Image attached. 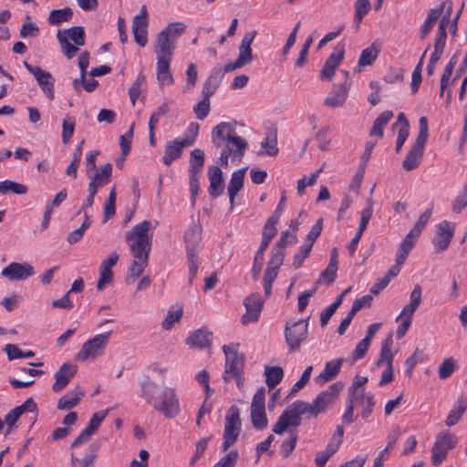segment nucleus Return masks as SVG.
<instances>
[{"mask_svg":"<svg viewBox=\"0 0 467 467\" xmlns=\"http://www.w3.org/2000/svg\"><path fill=\"white\" fill-rule=\"evenodd\" d=\"M151 223L142 221L125 233L133 261L128 269L126 283L133 284L148 265L149 255L151 249V235L150 230ZM155 226H152L154 229Z\"/></svg>","mask_w":467,"mask_h":467,"instance_id":"f257e3e1","label":"nucleus"},{"mask_svg":"<svg viewBox=\"0 0 467 467\" xmlns=\"http://www.w3.org/2000/svg\"><path fill=\"white\" fill-rule=\"evenodd\" d=\"M213 145L222 151L219 161L223 167L228 166L229 159L232 162H240L248 148L247 140L236 134L234 122H220L212 130Z\"/></svg>","mask_w":467,"mask_h":467,"instance_id":"f03ea898","label":"nucleus"},{"mask_svg":"<svg viewBox=\"0 0 467 467\" xmlns=\"http://www.w3.org/2000/svg\"><path fill=\"white\" fill-rule=\"evenodd\" d=\"M157 389L158 385L147 378L140 382V395L165 418L173 419L177 417L181 412V407L175 389L165 387L162 391L155 397L154 394Z\"/></svg>","mask_w":467,"mask_h":467,"instance_id":"7ed1b4c3","label":"nucleus"},{"mask_svg":"<svg viewBox=\"0 0 467 467\" xmlns=\"http://www.w3.org/2000/svg\"><path fill=\"white\" fill-rule=\"evenodd\" d=\"M184 241L190 274L189 283H192L198 272L197 248L202 241V225L199 222H193L189 226L184 234Z\"/></svg>","mask_w":467,"mask_h":467,"instance_id":"20e7f679","label":"nucleus"},{"mask_svg":"<svg viewBox=\"0 0 467 467\" xmlns=\"http://www.w3.org/2000/svg\"><path fill=\"white\" fill-rule=\"evenodd\" d=\"M429 136L428 119L422 116L419 119L418 137L406 155L402 167L406 171H412L419 167L424 151L425 143Z\"/></svg>","mask_w":467,"mask_h":467,"instance_id":"39448f33","label":"nucleus"},{"mask_svg":"<svg viewBox=\"0 0 467 467\" xmlns=\"http://www.w3.org/2000/svg\"><path fill=\"white\" fill-rule=\"evenodd\" d=\"M112 331H108L97 334L87 340L78 352L76 359L79 361H93L101 357L109 343Z\"/></svg>","mask_w":467,"mask_h":467,"instance_id":"423d86ee","label":"nucleus"},{"mask_svg":"<svg viewBox=\"0 0 467 467\" xmlns=\"http://www.w3.org/2000/svg\"><path fill=\"white\" fill-rule=\"evenodd\" d=\"M57 37L63 54L69 59L77 55L78 47H82L85 44V32L82 26H72L64 31L59 30Z\"/></svg>","mask_w":467,"mask_h":467,"instance_id":"0eeeda50","label":"nucleus"},{"mask_svg":"<svg viewBox=\"0 0 467 467\" xmlns=\"http://www.w3.org/2000/svg\"><path fill=\"white\" fill-rule=\"evenodd\" d=\"M223 351L225 355V370L223 379L229 382L232 379L236 380L238 388L243 386L242 371L244 366V358L237 353V346H223Z\"/></svg>","mask_w":467,"mask_h":467,"instance_id":"6e6552de","label":"nucleus"},{"mask_svg":"<svg viewBox=\"0 0 467 467\" xmlns=\"http://www.w3.org/2000/svg\"><path fill=\"white\" fill-rule=\"evenodd\" d=\"M457 441V437L450 431L440 432L431 451L432 465L439 466L446 459L448 451L456 446Z\"/></svg>","mask_w":467,"mask_h":467,"instance_id":"1a4fd4ad","label":"nucleus"},{"mask_svg":"<svg viewBox=\"0 0 467 467\" xmlns=\"http://www.w3.org/2000/svg\"><path fill=\"white\" fill-rule=\"evenodd\" d=\"M241 431L239 409L232 406L225 417L223 450L227 451L237 440Z\"/></svg>","mask_w":467,"mask_h":467,"instance_id":"9d476101","label":"nucleus"},{"mask_svg":"<svg viewBox=\"0 0 467 467\" xmlns=\"http://www.w3.org/2000/svg\"><path fill=\"white\" fill-rule=\"evenodd\" d=\"M265 390L264 388L257 389L251 404V421L256 430H264L267 427L268 420L265 410Z\"/></svg>","mask_w":467,"mask_h":467,"instance_id":"9b49d317","label":"nucleus"},{"mask_svg":"<svg viewBox=\"0 0 467 467\" xmlns=\"http://www.w3.org/2000/svg\"><path fill=\"white\" fill-rule=\"evenodd\" d=\"M25 67L34 75L37 84L41 90L45 93L49 100L55 99L54 84L55 80L51 74L47 71L43 70L38 66H32L26 61H24Z\"/></svg>","mask_w":467,"mask_h":467,"instance_id":"f8f14e48","label":"nucleus"},{"mask_svg":"<svg viewBox=\"0 0 467 467\" xmlns=\"http://www.w3.org/2000/svg\"><path fill=\"white\" fill-rule=\"evenodd\" d=\"M307 322L298 320L292 325L287 324L285 329V337L291 350L299 348L300 344L306 338Z\"/></svg>","mask_w":467,"mask_h":467,"instance_id":"ddd939ff","label":"nucleus"},{"mask_svg":"<svg viewBox=\"0 0 467 467\" xmlns=\"http://www.w3.org/2000/svg\"><path fill=\"white\" fill-rule=\"evenodd\" d=\"M265 300L259 293H254L244 300L245 313L242 316V324L246 326L252 322H256L263 309Z\"/></svg>","mask_w":467,"mask_h":467,"instance_id":"4468645a","label":"nucleus"},{"mask_svg":"<svg viewBox=\"0 0 467 467\" xmlns=\"http://www.w3.org/2000/svg\"><path fill=\"white\" fill-rule=\"evenodd\" d=\"M455 225L448 221H442L436 226V234L432 239V244L436 252L441 253L445 251L453 237Z\"/></svg>","mask_w":467,"mask_h":467,"instance_id":"2eb2a0df","label":"nucleus"},{"mask_svg":"<svg viewBox=\"0 0 467 467\" xmlns=\"http://www.w3.org/2000/svg\"><path fill=\"white\" fill-rule=\"evenodd\" d=\"M148 11L146 5H142L138 15L133 17L132 33L135 42L145 47L148 42Z\"/></svg>","mask_w":467,"mask_h":467,"instance_id":"dca6fc26","label":"nucleus"},{"mask_svg":"<svg viewBox=\"0 0 467 467\" xmlns=\"http://www.w3.org/2000/svg\"><path fill=\"white\" fill-rule=\"evenodd\" d=\"M301 424V418L291 404L278 418L273 427L275 434L284 433L289 427L296 428Z\"/></svg>","mask_w":467,"mask_h":467,"instance_id":"f3484780","label":"nucleus"},{"mask_svg":"<svg viewBox=\"0 0 467 467\" xmlns=\"http://www.w3.org/2000/svg\"><path fill=\"white\" fill-rule=\"evenodd\" d=\"M176 43L164 33L160 32L155 40L154 53L157 60L171 61Z\"/></svg>","mask_w":467,"mask_h":467,"instance_id":"a211bd4d","label":"nucleus"},{"mask_svg":"<svg viewBox=\"0 0 467 467\" xmlns=\"http://www.w3.org/2000/svg\"><path fill=\"white\" fill-rule=\"evenodd\" d=\"M342 389L343 384L341 382H336L331 384L326 390L319 393L313 400L314 407H316L317 414L324 411L330 404H332Z\"/></svg>","mask_w":467,"mask_h":467,"instance_id":"6ab92c4d","label":"nucleus"},{"mask_svg":"<svg viewBox=\"0 0 467 467\" xmlns=\"http://www.w3.org/2000/svg\"><path fill=\"white\" fill-rule=\"evenodd\" d=\"M78 370V367L72 363H64L55 373V382L52 385V390L54 392L62 391L70 380L74 378Z\"/></svg>","mask_w":467,"mask_h":467,"instance_id":"aec40b11","label":"nucleus"},{"mask_svg":"<svg viewBox=\"0 0 467 467\" xmlns=\"http://www.w3.org/2000/svg\"><path fill=\"white\" fill-rule=\"evenodd\" d=\"M35 274L34 267L29 264L11 263L5 267L1 275L11 281L26 280Z\"/></svg>","mask_w":467,"mask_h":467,"instance_id":"412c9836","label":"nucleus"},{"mask_svg":"<svg viewBox=\"0 0 467 467\" xmlns=\"http://www.w3.org/2000/svg\"><path fill=\"white\" fill-rule=\"evenodd\" d=\"M192 145V140H182L181 138L169 141L166 144L162 161L165 165L170 166L171 162L179 159L182 153L183 148Z\"/></svg>","mask_w":467,"mask_h":467,"instance_id":"4be33fe9","label":"nucleus"},{"mask_svg":"<svg viewBox=\"0 0 467 467\" xmlns=\"http://www.w3.org/2000/svg\"><path fill=\"white\" fill-rule=\"evenodd\" d=\"M345 48L344 46L338 44L335 47L333 52L327 59L322 70H321V78H325L327 80H331L336 69L340 64L341 60L344 57Z\"/></svg>","mask_w":467,"mask_h":467,"instance_id":"5701e85b","label":"nucleus"},{"mask_svg":"<svg viewBox=\"0 0 467 467\" xmlns=\"http://www.w3.org/2000/svg\"><path fill=\"white\" fill-rule=\"evenodd\" d=\"M210 182L209 193L212 198H217L223 192L224 184L222 170L217 166H212L208 170Z\"/></svg>","mask_w":467,"mask_h":467,"instance_id":"b1692460","label":"nucleus"},{"mask_svg":"<svg viewBox=\"0 0 467 467\" xmlns=\"http://www.w3.org/2000/svg\"><path fill=\"white\" fill-rule=\"evenodd\" d=\"M348 94V88L346 84L334 86L325 99V105L331 108H338L344 105Z\"/></svg>","mask_w":467,"mask_h":467,"instance_id":"393cba45","label":"nucleus"},{"mask_svg":"<svg viewBox=\"0 0 467 467\" xmlns=\"http://www.w3.org/2000/svg\"><path fill=\"white\" fill-rule=\"evenodd\" d=\"M36 410V403L32 398L27 399L22 405L14 408L5 417V422L12 428L24 412H33Z\"/></svg>","mask_w":467,"mask_h":467,"instance_id":"a878e982","label":"nucleus"},{"mask_svg":"<svg viewBox=\"0 0 467 467\" xmlns=\"http://www.w3.org/2000/svg\"><path fill=\"white\" fill-rule=\"evenodd\" d=\"M112 165L111 163H106L99 170H98L93 175L89 174L90 182L88 187H93L96 191L99 188L108 184L111 180Z\"/></svg>","mask_w":467,"mask_h":467,"instance_id":"bb28decb","label":"nucleus"},{"mask_svg":"<svg viewBox=\"0 0 467 467\" xmlns=\"http://www.w3.org/2000/svg\"><path fill=\"white\" fill-rule=\"evenodd\" d=\"M247 168H243L235 171L231 177V180L228 184V194L231 208L234 205V199L237 193L242 190L244 186V175Z\"/></svg>","mask_w":467,"mask_h":467,"instance_id":"cd10ccee","label":"nucleus"},{"mask_svg":"<svg viewBox=\"0 0 467 467\" xmlns=\"http://www.w3.org/2000/svg\"><path fill=\"white\" fill-rule=\"evenodd\" d=\"M343 361V358H337L327 362L324 370L317 377H316V382L322 385L325 382L335 379L340 371Z\"/></svg>","mask_w":467,"mask_h":467,"instance_id":"c85d7f7f","label":"nucleus"},{"mask_svg":"<svg viewBox=\"0 0 467 467\" xmlns=\"http://www.w3.org/2000/svg\"><path fill=\"white\" fill-rule=\"evenodd\" d=\"M238 51L239 54L237 58L234 62L228 63L224 66L225 72H232L238 68H242L253 60L254 57L251 47L239 46Z\"/></svg>","mask_w":467,"mask_h":467,"instance_id":"c756f323","label":"nucleus"},{"mask_svg":"<svg viewBox=\"0 0 467 467\" xmlns=\"http://www.w3.org/2000/svg\"><path fill=\"white\" fill-rule=\"evenodd\" d=\"M85 391L80 387H76L74 390L66 393L57 401L58 410H70L77 406L84 397Z\"/></svg>","mask_w":467,"mask_h":467,"instance_id":"7c9ffc66","label":"nucleus"},{"mask_svg":"<svg viewBox=\"0 0 467 467\" xmlns=\"http://www.w3.org/2000/svg\"><path fill=\"white\" fill-rule=\"evenodd\" d=\"M467 409V397L461 396L456 401L455 405L450 410L445 424L449 427L455 425L462 418V414Z\"/></svg>","mask_w":467,"mask_h":467,"instance_id":"2f4dec72","label":"nucleus"},{"mask_svg":"<svg viewBox=\"0 0 467 467\" xmlns=\"http://www.w3.org/2000/svg\"><path fill=\"white\" fill-rule=\"evenodd\" d=\"M393 345L392 335L389 334L385 340L382 342L380 355L379 359L376 362L378 367L386 365V367L393 366V358L394 354L391 351V348Z\"/></svg>","mask_w":467,"mask_h":467,"instance_id":"473e14b6","label":"nucleus"},{"mask_svg":"<svg viewBox=\"0 0 467 467\" xmlns=\"http://www.w3.org/2000/svg\"><path fill=\"white\" fill-rule=\"evenodd\" d=\"M212 334L210 332L199 329L192 333L186 339V344L192 348H206L211 345Z\"/></svg>","mask_w":467,"mask_h":467,"instance_id":"72a5a7b5","label":"nucleus"},{"mask_svg":"<svg viewBox=\"0 0 467 467\" xmlns=\"http://www.w3.org/2000/svg\"><path fill=\"white\" fill-rule=\"evenodd\" d=\"M171 62L157 60L156 76L160 86L171 85L174 81L170 70Z\"/></svg>","mask_w":467,"mask_h":467,"instance_id":"f704fd0d","label":"nucleus"},{"mask_svg":"<svg viewBox=\"0 0 467 467\" xmlns=\"http://www.w3.org/2000/svg\"><path fill=\"white\" fill-rule=\"evenodd\" d=\"M417 239L410 235L409 234L405 236L403 241L400 243L395 257V263L398 265H403L406 261L409 253L413 248Z\"/></svg>","mask_w":467,"mask_h":467,"instance_id":"c9c22d12","label":"nucleus"},{"mask_svg":"<svg viewBox=\"0 0 467 467\" xmlns=\"http://www.w3.org/2000/svg\"><path fill=\"white\" fill-rule=\"evenodd\" d=\"M442 7L441 18L439 23L437 35L447 36L446 28L449 26L452 14V3L451 0H444L437 7Z\"/></svg>","mask_w":467,"mask_h":467,"instance_id":"e433bc0d","label":"nucleus"},{"mask_svg":"<svg viewBox=\"0 0 467 467\" xmlns=\"http://www.w3.org/2000/svg\"><path fill=\"white\" fill-rule=\"evenodd\" d=\"M442 7L431 8L428 12L427 18L423 25L420 26V38L423 39L431 31L437 20L442 14Z\"/></svg>","mask_w":467,"mask_h":467,"instance_id":"4c0bfd02","label":"nucleus"},{"mask_svg":"<svg viewBox=\"0 0 467 467\" xmlns=\"http://www.w3.org/2000/svg\"><path fill=\"white\" fill-rule=\"evenodd\" d=\"M392 117L393 112L391 110H386L379 114V116L375 119L373 123V126L369 131V135L382 138L383 129L388 124V122L392 119Z\"/></svg>","mask_w":467,"mask_h":467,"instance_id":"58836bf2","label":"nucleus"},{"mask_svg":"<svg viewBox=\"0 0 467 467\" xmlns=\"http://www.w3.org/2000/svg\"><path fill=\"white\" fill-rule=\"evenodd\" d=\"M261 148L262 150L258 151V155L276 156L278 153L276 134L275 132L267 133L265 140L261 142Z\"/></svg>","mask_w":467,"mask_h":467,"instance_id":"ea45409f","label":"nucleus"},{"mask_svg":"<svg viewBox=\"0 0 467 467\" xmlns=\"http://www.w3.org/2000/svg\"><path fill=\"white\" fill-rule=\"evenodd\" d=\"M265 383L269 389H274L283 379L284 370L281 367L265 368Z\"/></svg>","mask_w":467,"mask_h":467,"instance_id":"a19ab883","label":"nucleus"},{"mask_svg":"<svg viewBox=\"0 0 467 467\" xmlns=\"http://www.w3.org/2000/svg\"><path fill=\"white\" fill-rule=\"evenodd\" d=\"M322 219L317 220L307 234L306 241L303 244L304 255L309 254L315 241L320 235L322 232Z\"/></svg>","mask_w":467,"mask_h":467,"instance_id":"79ce46f5","label":"nucleus"},{"mask_svg":"<svg viewBox=\"0 0 467 467\" xmlns=\"http://www.w3.org/2000/svg\"><path fill=\"white\" fill-rule=\"evenodd\" d=\"M72 16L73 11L70 7L55 9L50 12L48 21L51 25L58 26L63 22L69 21Z\"/></svg>","mask_w":467,"mask_h":467,"instance_id":"37998d69","label":"nucleus"},{"mask_svg":"<svg viewBox=\"0 0 467 467\" xmlns=\"http://www.w3.org/2000/svg\"><path fill=\"white\" fill-rule=\"evenodd\" d=\"M379 53V48L375 44L370 45L368 47L362 50L358 58V66H371L377 59Z\"/></svg>","mask_w":467,"mask_h":467,"instance_id":"c03bdc74","label":"nucleus"},{"mask_svg":"<svg viewBox=\"0 0 467 467\" xmlns=\"http://www.w3.org/2000/svg\"><path fill=\"white\" fill-rule=\"evenodd\" d=\"M13 192L15 194L23 195L27 192V187L24 184L5 180L0 182V194Z\"/></svg>","mask_w":467,"mask_h":467,"instance_id":"a18cd8bd","label":"nucleus"},{"mask_svg":"<svg viewBox=\"0 0 467 467\" xmlns=\"http://www.w3.org/2000/svg\"><path fill=\"white\" fill-rule=\"evenodd\" d=\"M204 163V152L200 149H195L191 153L190 174L198 175L202 170Z\"/></svg>","mask_w":467,"mask_h":467,"instance_id":"49530a36","label":"nucleus"},{"mask_svg":"<svg viewBox=\"0 0 467 467\" xmlns=\"http://www.w3.org/2000/svg\"><path fill=\"white\" fill-rule=\"evenodd\" d=\"M187 26L183 22L170 23L161 32L171 38L175 43L177 38L186 31Z\"/></svg>","mask_w":467,"mask_h":467,"instance_id":"de8ad7c7","label":"nucleus"},{"mask_svg":"<svg viewBox=\"0 0 467 467\" xmlns=\"http://www.w3.org/2000/svg\"><path fill=\"white\" fill-rule=\"evenodd\" d=\"M431 214V208L427 209L423 213H421L419 219L417 220L416 223L412 227V229L410 231L409 234L418 239L425 225L427 224L428 221L430 220Z\"/></svg>","mask_w":467,"mask_h":467,"instance_id":"09e8293b","label":"nucleus"},{"mask_svg":"<svg viewBox=\"0 0 467 467\" xmlns=\"http://www.w3.org/2000/svg\"><path fill=\"white\" fill-rule=\"evenodd\" d=\"M370 7L371 5L368 0L356 1L354 20L357 24V28H358L360 22L362 21L363 17L368 13Z\"/></svg>","mask_w":467,"mask_h":467,"instance_id":"8fccbe9b","label":"nucleus"},{"mask_svg":"<svg viewBox=\"0 0 467 467\" xmlns=\"http://www.w3.org/2000/svg\"><path fill=\"white\" fill-rule=\"evenodd\" d=\"M182 316V307H171L169 311L165 318L161 323V327L165 330L171 329L175 322H178Z\"/></svg>","mask_w":467,"mask_h":467,"instance_id":"3c124183","label":"nucleus"},{"mask_svg":"<svg viewBox=\"0 0 467 467\" xmlns=\"http://www.w3.org/2000/svg\"><path fill=\"white\" fill-rule=\"evenodd\" d=\"M116 198H117L116 188L114 186V187H112V189L109 194L108 200L104 203V220H103L104 223L107 222L109 218H111L115 214Z\"/></svg>","mask_w":467,"mask_h":467,"instance_id":"603ef678","label":"nucleus"},{"mask_svg":"<svg viewBox=\"0 0 467 467\" xmlns=\"http://www.w3.org/2000/svg\"><path fill=\"white\" fill-rule=\"evenodd\" d=\"M292 405L300 417L304 414H308L311 417H317L318 415L316 407H314V401L308 403L302 400H296Z\"/></svg>","mask_w":467,"mask_h":467,"instance_id":"864d4df0","label":"nucleus"},{"mask_svg":"<svg viewBox=\"0 0 467 467\" xmlns=\"http://www.w3.org/2000/svg\"><path fill=\"white\" fill-rule=\"evenodd\" d=\"M277 274L278 270H276V267H266L263 279L265 297H268L271 295L272 285L275 280Z\"/></svg>","mask_w":467,"mask_h":467,"instance_id":"5fc2aeb1","label":"nucleus"},{"mask_svg":"<svg viewBox=\"0 0 467 467\" xmlns=\"http://www.w3.org/2000/svg\"><path fill=\"white\" fill-rule=\"evenodd\" d=\"M447 36L437 35L435 43H434V50L431 56L430 61L431 63L437 64L440 60L445 47Z\"/></svg>","mask_w":467,"mask_h":467,"instance_id":"6e6d98bb","label":"nucleus"},{"mask_svg":"<svg viewBox=\"0 0 467 467\" xmlns=\"http://www.w3.org/2000/svg\"><path fill=\"white\" fill-rule=\"evenodd\" d=\"M457 365L453 358H445L439 367V377L441 379L449 378L455 370Z\"/></svg>","mask_w":467,"mask_h":467,"instance_id":"4d7b16f0","label":"nucleus"},{"mask_svg":"<svg viewBox=\"0 0 467 467\" xmlns=\"http://www.w3.org/2000/svg\"><path fill=\"white\" fill-rule=\"evenodd\" d=\"M373 213V200H367V207L361 212V218L358 232L363 234Z\"/></svg>","mask_w":467,"mask_h":467,"instance_id":"13d9d810","label":"nucleus"},{"mask_svg":"<svg viewBox=\"0 0 467 467\" xmlns=\"http://www.w3.org/2000/svg\"><path fill=\"white\" fill-rule=\"evenodd\" d=\"M135 124L132 123L129 130L119 137V146L121 149V154L126 157L130 150L131 140L133 137Z\"/></svg>","mask_w":467,"mask_h":467,"instance_id":"bf43d9fd","label":"nucleus"},{"mask_svg":"<svg viewBox=\"0 0 467 467\" xmlns=\"http://www.w3.org/2000/svg\"><path fill=\"white\" fill-rule=\"evenodd\" d=\"M218 86H219V80L214 76V72H213L211 74V76H209V78L206 79V81L202 87V96L204 98L210 99V97L212 95H213V93L217 89Z\"/></svg>","mask_w":467,"mask_h":467,"instance_id":"052dcab7","label":"nucleus"},{"mask_svg":"<svg viewBox=\"0 0 467 467\" xmlns=\"http://www.w3.org/2000/svg\"><path fill=\"white\" fill-rule=\"evenodd\" d=\"M62 141L65 144H67L70 140L71 137L73 136L74 130H75V120L72 118H66L63 120L62 124Z\"/></svg>","mask_w":467,"mask_h":467,"instance_id":"680f3d73","label":"nucleus"},{"mask_svg":"<svg viewBox=\"0 0 467 467\" xmlns=\"http://www.w3.org/2000/svg\"><path fill=\"white\" fill-rule=\"evenodd\" d=\"M145 82V77L142 74H139L136 80L133 82L131 87L129 89V94L130 98V101L134 106L137 99L140 94V88L142 84Z\"/></svg>","mask_w":467,"mask_h":467,"instance_id":"e2e57ef3","label":"nucleus"},{"mask_svg":"<svg viewBox=\"0 0 467 467\" xmlns=\"http://www.w3.org/2000/svg\"><path fill=\"white\" fill-rule=\"evenodd\" d=\"M198 71L195 64L191 63L186 70V85L183 91L192 89L197 82Z\"/></svg>","mask_w":467,"mask_h":467,"instance_id":"0e129e2a","label":"nucleus"},{"mask_svg":"<svg viewBox=\"0 0 467 467\" xmlns=\"http://www.w3.org/2000/svg\"><path fill=\"white\" fill-rule=\"evenodd\" d=\"M113 280V273L110 269L99 266V278L97 284V289L102 290L104 287L110 284Z\"/></svg>","mask_w":467,"mask_h":467,"instance_id":"69168bd1","label":"nucleus"},{"mask_svg":"<svg viewBox=\"0 0 467 467\" xmlns=\"http://www.w3.org/2000/svg\"><path fill=\"white\" fill-rule=\"evenodd\" d=\"M196 118L204 119L210 112V99L204 98L193 109Z\"/></svg>","mask_w":467,"mask_h":467,"instance_id":"338daca9","label":"nucleus"},{"mask_svg":"<svg viewBox=\"0 0 467 467\" xmlns=\"http://www.w3.org/2000/svg\"><path fill=\"white\" fill-rule=\"evenodd\" d=\"M238 456L237 451H231L220 462L215 463L213 467H234Z\"/></svg>","mask_w":467,"mask_h":467,"instance_id":"774afa93","label":"nucleus"}]
</instances>
